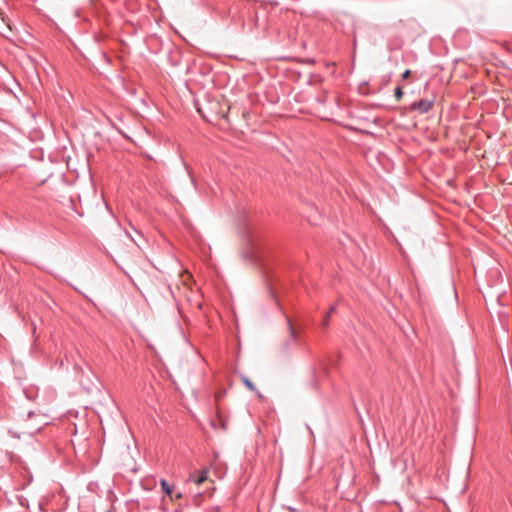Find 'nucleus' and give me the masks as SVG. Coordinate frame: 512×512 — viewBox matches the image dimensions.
Here are the masks:
<instances>
[{
	"mask_svg": "<svg viewBox=\"0 0 512 512\" xmlns=\"http://www.w3.org/2000/svg\"><path fill=\"white\" fill-rule=\"evenodd\" d=\"M434 105L433 100L421 99L419 101H415L410 105V110L418 111L421 114L428 113Z\"/></svg>",
	"mask_w": 512,
	"mask_h": 512,
	"instance_id": "obj_1",
	"label": "nucleus"
},
{
	"mask_svg": "<svg viewBox=\"0 0 512 512\" xmlns=\"http://www.w3.org/2000/svg\"><path fill=\"white\" fill-rule=\"evenodd\" d=\"M208 470L203 469L199 472H193L189 476V481L195 483L197 486L201 485L208 478Z\"/></svg>",
	"mask_w": 512,
	"mask_h": 512,
	"instance_id": "obj_2",
	"label": "nucleus"
},
{
	"mask_svg": "<svg viewBox=\"0 0 512 512\" xmlns=\"http://www.w3.org/2000/svg\"><path fill=\"white\" fill-rule=\"evenodd\" d=\"M160 485L165 494L171 497L173 492V486L170 485L165 479H161Z\"/></svg>",
	"mask_w": 512,
	"mask_h": 512,
	"instance_id": "obj_3",
	"label": "nucleus"
},
{
	"mask_svg": "<svg viewBox=\"0 0 512 512\" xmlns=\"http://www.w3.org/2000/svg\"><path fill=\"white\" fill-rule=\"evenodd\" d=\"M402 45H403V40L402 39H397L394 42H389L388 43V49L389 50L400 49L402 47Z\"/></svg>",
	"mask_w": 512,
	"mask_h": 512,
	"instance_id": "obj_4",
	"label": "nucleus"
},
{
	"mask_svg": "<svg viewBox=\"0 0 512 512\" xmlns=\"http://www.w3.org/2000/svg\"><path fill=\"white\" fill-rule=\"evenodd\" d=\"M288 328H289V333H290V337L293 339V340H296L297 338V332L296 330L294 329V327L292 326V323L291 321L288 319Z\"/></svg>",
	"mask_w": 512,
	"mask_h": 512,
	"instance_id": "obj_5",
	"label": "nucleus"
},
{
	"mask_svg": "<svg viewBox=\"0 0 512 512\" xmlns=\"http://www.w3.org/2000/svg\"><path fill=\"white\" fill-rule=\"evenodd\" d=\"M394 96H395L397 101L401 100V98L403 97V91H402V87L401 86H397L395 88Z\"/></svg>",
	"mask_w": 512,
	"mask_h": 512,
	"instance_id": "obj_6",
	"label": "nucleus"
},
{
	"mask_svg": "<svg viewBox=\"0 0 512 512\" xmlns=\"http://www.w3.org/2000/svg\"><path fill=\"white\" fill-rule=\"evenodd\" d=\"M243 382H244L245 386H246L249 390H251V391H255V390H256V388H255L254 384H253V383H252L248 378H244V379H243Z\"/></svg>",
	"mask_w": 512,
	"mask_h": 512,
	"instance_id": "obj_7",
	"label": "nucleus"
},
{
	"mask_svg": "<svg viewBox=\"0 0 512 512\" xmlns=\"http://www.w3.org/2000/svg\"><path fill=\"white\" fill-rule=\"evenodd\" d=\"M329 314H326L324 319H323V323H322V326L323 328H326L328 325H329Z\"/></svg>",
	"mask_w": 512,
	"mask_h": 512,
	"instance_id": "obj_8",
	"label": "nucleus"
},
{
	"mask_svg": "<svg viewBox=\"0 0 512 512\" xmlns=\"http://www.w3.org/2000/svg\"><path fill=\"white\" fill-rule=\"evenodd\" d=\"M410 74H411V71H410V70H405V71L403 72L402 76H401V77H402V80H406V79H408V78H409V76H410Z\"/></svg>",
	"mask_w": 512,
	"mask_h": 512,
	"instance_id": "obj_9",
	"label": "nucleus"
},
{
	"mask_svg": "<svg viewBox=\"0 0 512 512\" xmlns=\"http://www.w3.org/2000/svg\"><path fill=\"white\" fill-rule=\"evenodd\" d=\"M335 311H336V305H332V306L330 307V309H329V311H328V313H327V314H329V316H330V315H331L332 313H334Z\"/></svg>",
	"mask_w": 512,
	"mask_h": 512,
	"instance_id": "obj_10",
	"label": "nucleus"
},
{
	"mask_svg": "<svg viewBox=\"0 0 512 512\" xmlns=\"http://www.w3.org/2000/svg\"><path fill=\"white\" fill-rule=\"evenodd\" d=\"M288 510H289L290 512H295V511H296V509H294V508H292V507H288Z\"/></svg>",
	"mask_w": 512,
	"mask_h": 512,
	"instance_id": "obj_11",
	"label": "nucleus"
},
{
	"mask_svg": "<svg viewBox=\"0 0 512 512\" xmlns=\"http://www.w3.org/2000/svg\"><path fill=\"white\" fill-rule=\"evenodd\" d=\"M215 512H219V508H218V507H217V508H215Z\"/></svg>",
	"mask_w": 512,
	"mask_h": 512,
	"instance_id": "obj_12",
	"label": "nucleus"
}]
</instances>
